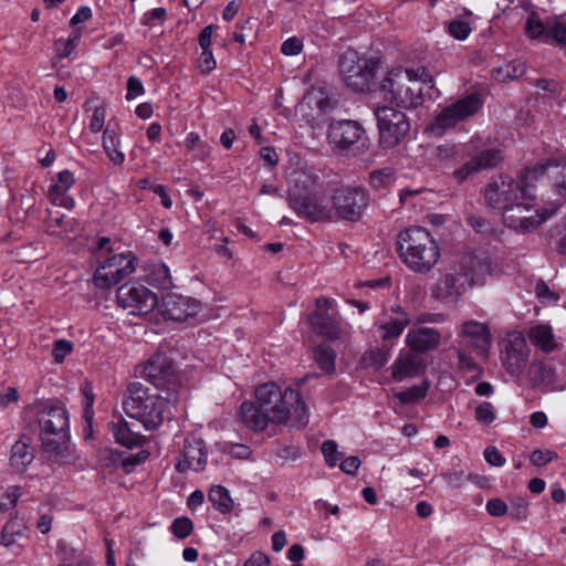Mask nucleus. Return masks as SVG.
<instances>
[{
  "label": "nucleus",
  "mask_w": 566,
  "mask_h": 566,
  "mask_svg": "<svg viewBox=\"0 0 566 566\" xmlns=\"http://www.w3.org/2000/svg\"><path fill=\"white\" fill-rule=\"evenodd\" d=\"M75 182L74 175L65 169L60 171L49 188V198L55 206L63 207L65 209H72L75 206V200L69 195V190Z\"/></svg>",
  "instance_id": "b1692460"
},
{
  "label": "nucleus",
  "mask_w": 566,
  "mask_h": 566,
  "mask_svg": "<svg viewBox=\"0 0 566 566\" xmlns=\"http://www.w3.org/2000/svg\"><path fill=\"white\" fill-rule=\"evenodd\" d=\"M548 18H543L538 12L532 11L525 20V33L531 40L548 43Z\"/></svg>",
  "instance_id": "2f4dec72"
},
{
  "label": "nucleus",
  "mask_w": 566,
  "mask_h": 566,
  "mask_svg": "<svg viewBox=\"0 0 566 566\" xmlns=\"http://www.w3.org/2000/svg\"><path fill=\"white\" fill-rule=\"evenodd\" d=\"M440 340L439 331L430 327H413L405 337V344L416 354L436 349Z\"/></svg>",
  "instance_id": "393cba45"
},
{
  "label": "nucleus",
  "mask_w": 566,
  "mask_h": 566,
  "mask_svg": "<svg viewBox=\"0 0 566 566\" xmlns=\"http://www.w3.org/2000/svg\"><path fill=\"white\" fill-rule=\"evenodd\" d=\"M390 353L387 349L375 348L366 352L361 357V364L365 367L381 368L389 359Z\"/></svg>",
  "instance_id": "ea45409f"
},
{
  "label": "nucleus",
  "mask_w": 566,
  "mask_h": 566,
  "mask_svg": "<svg viewBox=\"0 0 566 566\" xmlns=\"http://www.w3.org/2000/svg\"><path fill=\"white\" fill-rule=\"evenodd\" d=\"M197 67L202 74H209L217 67L212 50H201V54L197 60Z\"/></svg>",
  "instance_id": "864d4df0"
},
{
  "label": "nucleus",
  "mask_w": 566,
  "mask_h": 566,
  "mask_svg": "<svg viewBox=\"0 0 566 566\" xmlns=\"http://www.w3.org/2000/svg\"><path fill=\"white\" fill-rule=\"evenodd\" d=\"M106 111L103 106L94 108L90 119L88 127L93 133H98L103 129L105 124Z\"/></svg>",
  "instance_id": "680f3d73"
},
{
  "label": "nucleus",
  "mask_w": 566,
  "mask_h": 566,
  "mask_svg": "<svg viewBox=\"0 0 566 566\" xmlns=\"http://www.w3.org/2000/svg\"><path fill=\"white\" fill-rule=\"evenodd\" d=\"M109 243V238L104 237L98 240L97 244L98 262L92 281L94 286L101 290L115 286L136 270V258L129 251L104 254V252L112 251V248L108 247Z\"/></svg>",
  "instance_id": "39448f33"
},
{
  "label": "nucleus",
  "mask_w": 566,
  "mask_h": 566,
  "mask_svg": "<svg viewBox=\"0 0 566 566\" xmlns=\"http://www.w3.org/2000/svg\"><path fill=\"white\" fill-rule=\"evenodd\" d=\"M304 102L310 107L325 111L329 106V98L323 87H313L305 96Z\"/></svg>",
  "instance_id": "a19ab883"
},
{
  "label": "nucleus",
  "mask_w": 566,
  "mask_h": 566,
  "mask_svg": "<svg viewBox=\"0 0 566 566\" xmlns=\"http://www.w3.org/2000/svg\"><path fill=\"white\" fill-rule=\"evenodd\" d=\"M427 387L424 386H413L408 390L400 391L396 394V397L400 400L401 403H410L418 401L426 397Z\"/></svg>",
  "instance_id": "8fccbe9b"
},
{
  "label": "nucleus",
  "mask_w": 566,
  "mask_h": 566,
  "mask_svg": "<svg viewBox=\"0 0 566 566\" xmlns=\"http://www.w3.org/2000/svg\"><path fill=\"white\" fill-rule=\"evenodd\" d=\"M291 208L295 213L311 221H334V195L314 192L305 200H294Z\"/></svg>",
  "instance_id": "2eb2a0df"
},
{
  "label": "nucleus",
  "mask_w": 566,
  "mask_h": 566,
  "mask_svg": "<svg viewBox=\"0 0 566 566\" xmlns=\"http://www.w3.org/2000/svg\"><path fill=\"white\" fill-rule=\"evenodd\" d=\"M474 23V15L471 11L465 10L462 14L451 19L446 24L447 33L457 41H465L471 32Z\"/></svg>",
  "instance_id": "7c9ffc66"
},
{
  "label": "nucleus",
  "mask_w": 566,
  "mask_h": 566,
  "mask_svg": "<svg viewBox=\"0 0 566 566\" xmlns=\"http://www.w3.org/2000/svg\"><path fill=\"white\" fill-rule=\"evenodd\" d=\"M72 350L73 343L71 340L64 338L55 340L52 349L53 360L56 364H62Z\"/></svg>",
  "instance_id": "49530a36"
},
{
  "label": "nucleus",
  "mask_w": 566,
  "mask_h": 566,
  "mask_svg": "<svg viewBox=\"0 0 566 566\" xmlns=\"http://www.w3.org/2000/svg\"><path fill=\"white\" fill-rule=\"evenodd\" d=\"M410 323L409 315L401 306H391L378 319L379 336L382 340L397 339Z\"/></svg>",
  "instance_id": "aec40b11"
},
{
  "label": "nucleus",
  "mask_w": 566,
  "mask_h": 566,
  "mask_svg": "<svg viewBox=\"0 0 566 566\" xmlns=\"http://www.w3.org/2000/svg\"><path fill=\"white\" fill-rule=\"evenodd\" d=\"M507 513L513 520H526L528 514V503L523 499H516L511 502V507Z\"/></svg>",
  "instance_id": "13d9d810"
},
{
  "label": "nucleus",
  "mask_w": 566,
  "mask_h": 566,
  "mask_svg": "<svg viewBox=\"0 0 566 566\" xmlns=\"http://www.w3.org/2000/svg\"><path fill=\"white\" fill-rule=\"evenodd\" d=\"M25 539V526L20 520L12 518L6 523L0 535V544L2 546L18 554L23 547Z\"/></svg>",
  "instance_id": "cd10ccee"
},
{
  "label": "nucleus",
  "mask_w": 566,
  "mask_h": 566,
  "mask_svg": "<svg viewBox=\"0 0 566 566\" xmlns=\"http://www.w3.org/2000/svg\"><path fill=\"white\" fill-rule=\"evenodd\" d=\"M433 88V78L424 66L396 67L388 71L380 82L379 93L385 101L400 107H418L428 90Z\"/></svg>",
  "instance_id": "7ed1b4c3"
},
{
  "label": "nucleus",
  "mask_w": 566,
  "mask_h": 566,
  "mask_svg": "<svg viewBox=\"0 0 566 566\" xmlns=\"http://www.w3.org/2000/svg\"><path fill=\"white\" fill-rule=\"evenodd\" d=\"M147 280L150 285L158 290H168L174 286L170 270L163 262H156L149 265Z\"/></svg>",
  "instance_id": "72a5a7b5"
},
{
  "label": "nucleus",
  "mask_w": 566,
  "mask_h": 566,
  "mask_svg": "<svg viewBox=\"0 0 566 566\" xmlns=\"http://www.w3.org/2000/svg\"><path fill=\"white\" fill-rule=\"evenodd\" d=\"M557 458V453L549 449H535L531 455L530 461L535 467H543Z\"/></svg>",
  "instance_id": "603ef678"
},
{
  "label": "nucleus",
  "mask_w": 566,
  "mask_h": 566,
  "mask_svg": "<svg viewBox=\"0 0 566 566\" xmlns=\"http://www.w3.org/2000/svg\"><path fill=\"white\" fill-rule=\"evenodd\" d=\"M201 311V303L178 293L166 294L159 305V314L169 321L186 322Z\"/></svg>",
  "instance_id": "a211bd4d"
},
{
  "label": "nucleus",
  "mask_w": 566,
  "mask_h": 566,
  "mask_svg": "<svg viewBox=\"0 0 566 566\" xmlns=\"http://www.w3.org/2000/svg\"><path fill=\"white\" fill-rule=\"evenodd\" d=\"M499 347L502 367L515 382L523 385L531 364V348L525 336L520 331H510L499 342Z\"/></svg>",
  "instance_id": "6e6552de"
},
{
  "label": "nucleus",
  "mask_w": 566,
  "mask_h": 566,
  "mask_svg": "<svg viewBox=\"0 0 566 566\" xmlns=\"http://www.w3.org/2000/svg\"><path fill=\"white\" fill-rule=\"evenodd\" d=\"M459 368L464 373L472 374L473 377L480 376L482 373L481 367L469 354L460 350L458 353Z\"/></svg>",
  "instance_id": "09e8293b"
},
{
  "label": "nucleus",
  "mask_w": 566,
  "mask_h": 566,
  "mask_svg": "<svg viewBox=\"0 0 566 566\" xmlns=\"http://www.w3.org/2000/svg\"><path fill=\"white\" fill-rule=\"evenodd\" d=\"M192 528H193L192 522L188 517L176 518L170 526L171 532L178 538H185V537L189 536L190 533L192 532Z\"/></svg>",
  "instance_id": "6e6d98bb"
},
{
  "label": "nucleus",
  "mask_w": 566,
  "mask_h": 566,
  "mask_svg": "<svg viewBox=\"0 0 566 566\" xmlns=\"http://www.w3.org/2000/svg\"><path fill=\"white\" fill-rule=\"evenodd\" d=\"M426 361L413 352L400 350L396 360L391 365L392 378L401 381L407 378L416 377L426 370Z\"/></svg>",
  "instance_id": "5701e85b"
},
{
  "label": "nucleus",
  "mask_w": 566,
  "mask_h": 566,
  "mask_svg": "<svg viewBox=\"0 0 566 566\" xmlns=\"http://www.w3.org/2000/svg\"><path fill=\"white\" fill-rule=\"evenodd\" d=\"M328 142L335 151L353 156L366 153L370 145L365 130L354 120L332 123Z\"/></svg>",
  "instance_id": "1a4fd4ad"
},
{
  "label": "nucleus",
  "mask_w": 566,
  "mask_h": 566,
  "mask_svg": "<svg viewBox=\"0 0 566 566\" xmlns=\"http://www.w3.org/2000/svg\"><path fill=\"white\" fill-rule=\"evenodd\" d=\"M367 206L366 193L360 188L342 187L334 192L335 219L358 220Z\"/></svg>",
  "instance_id": "dca6fc26"
},
{
  "label": "nucleus",
  "mask_w": 566,
  "mask_h": 566,
  "mask_svg": "<svg viewBox=\"0 0 566 566\" xmlns=\"http://www.w3.org/2000/svg\"><path fill=\"white\" fill-rule=\"evenodd\" d=\"M397 244L401 261L415 273L426 274L439 262L440 248L424 228L406 229L399 234Z\"/></svg>",
  "instance_id": "20e7f679"
},
{
  "label": "nucleus",
  "mask_w": 566,
  "mask_h": 566,
  "mask_svg": "<svg viewBox=\"0 0 566 566\" xmlns=\"http://www.w3.org/2000/svg\"><path fill=\"white\" fill-rule=\"evenodd\" d=\"M375 116L380 146L386 149L398 146L410 129V124L405 113L389 106H382L375 109Z\"/></svg>",
  "instance_id": "f8f14e48"
},
{
  "label": "nucleus",
  "mask_w": 566,
  "mask_h": 566,
  "mask_svg": "<svg viewBox=\"0 0 566 566\" xmlns=\"http://www.w3.org/2000/svg\"><path fill=\"white\" fill-rule=\"evenodd\" d=\"M208 496L213 507L221 513H229L234 507V502L229 491L221 485L212 486Z\"/></svg>",
  "instance_id": "c9c22d12"
},
{
  "label": "nucleus",
  "mask_w": 566,
  "mask_h": 566,
  "mask_svg": "<svg viewBox=\"0 0 566 566\" xmlns=\"http://www.w3.org/2000/svg\"><path fill=\"white\" fill-rule=\"evenodd\" d=\"M117 304L129 315L147 317L155 310L159 312L160 302L155 292L139 283L122 285L116 292Z\"/></svg>",
  "instance_id": "9b49d317"
},
{
  "label": "nucleus",
  "mask_w": 566,
  "mask_h": 566,
  "mask_svg": "<svg viewBox=\"0 0 566 566\" xmlns=\"http://www.w3.org/2000/svg\"><path fill=\"white\" fill-rule=\"evenodd\" d=\"M484 459L493 467H502L505 464V458L494 447H488L484 450Z\"/></svg>",
  "instance_id": "774afa93"
},
{
  "label": "nucleus",
  "mask_w": 566,
  "mask_h": 566,
  "mask_svg": "<svg viewBox=\"0 0 566 566\" xmlns=\"http://www.w3.org/2000/svg\"><path fill=\"white\" fill-rule=\"evenodd\" d=\"M167 15L165 8H154L144 13L142 18V24L148 28H154L157 24H161Z\"/></svg>",
  "instance_id": "3c124183"
},
{
  "label": "nucleus",
  "mask_w": 566,
  "mask_h": 566,
  "mask_svg": "<svg viewBox=\"0 0 566 566\" xmlns=\"http://www.w3.org/2000/svg\"><path fill=\"white\" fill-rule=\"evenodd\" d=\"M474 418L480 424L489 426L496 419V409L491 402H480L474 409Z\"/></svg>",
  "instance_id": "c03bdc74"
},
{
  "label": "nucleus",
  "mask_w": 566,
  "mask_h": 566,
  "mask_svg": "<svg viewBox=\"0 0 566 566\" xmlns=\"http://www.w3.org/2000/svg\"><path fill=\"white\" fill-rule=\"evenodd\" d=\"M216 29L217 27L214 24H209L202 29L198 38L201 50H211L212 35Z\"/></svg>",
  "instance_id": "338daca9"
},
{
  "label": "nucleus",
  "mask_w": 566,
  "mask_h": 566,
  "mask_svg": "<svg viewBox=\"0 0 566 566\" xmlns=\"http://www.w3.org/2000/svg\"><path fill=\"white\" fill-rule=\"evenodd\" d=\"M458 343L481 358H488L492 347V333L486 322L465 319L457 326Z\"/></svg>",
  "instance_id": "4468645a"
},
{
  "label": "nucleus",
  "mask_w": 566,
  "mask_h": 566,
  "mask_svg": "<svg viewBox=\"0 0 566 566\" xmlns=\"http://www.w3.org/2000/svg\"><path fill=\"white\" fill-rule=\"evenodd\" d=\"M303 42L297 36L286 39L281 45V52L286 56H294L302 52Z\"/></svg>",
  "instance_id": "bf43d9fd"
},
{
  "label": "nucleus",
  "mask_w": 566,
  "mask_h": 566,
  "mask_svg": "<svg viewBox=\"0 0 566 566\" xmlns=\"http://www.w3.org/2000/svg\"><path fill=\"white\" fill-rule=\"evenodd\" d=\"M42 440L45 451L53 460L61 464H72L76 455L65 442L69 419L66 411L61 407L49 409L40 419Z\"/></svg>",
  "instance_id": "423d86ee"
},
{
  "label": "nucleus",
  "mask_w": 566,
  "mask_h": 566,
  "mask_svg": "<svg viewBox=\"0 0 566 566\" xmlns=\"http://www.w3.org/2000/svg\"><path fill=\"white\" fill-rule=\"evenodd\" d=\"M81 391L83 395V412L86 421H91L93 417V403H94V395L92 391V386L88 382H84L81 387Z\"/></svg>",
  "instance_id": "5fc2aeb1"
},
{
  "label": "nucleus",
  "mask_w": 566,
  "mask_h": 566,
  "mask_svg": "<svg viewBox=\"0 0 566 566\" xmlns=\"http://www.w3.org/2000/svg\"><path fill=\"white\" fill-rule=\"evenodd\" d=\"M485 202L515 230H534L566 202V160L557 156L513 177L499 175L485 188Z\"/></svg>",
  "instance_id": "f257e3e1"
},
{
  "label": "nucleus",
  "mask_w": 566,
  "mask_h": 566,
  "mask_svg": "<svg viewBox=\"0 0 566 566\" xmlns=\"http://www.w3.org/2000/svg\"><path fill=\"white\" fill-rule=\"evenodd\" d=\"M108 426L115 441L124 447H138L143 441V437L139 433L134 432L128 427V423L120 417L113 419Z\"/></svg>",
  "instance_id": "c756f323"
},
{
  "label": "nucleus",
  "mask_w": 566,
  "mask_h": 566,
  "mask_svg": "<svg viewBox=\"0 0 566 566\" xmlns=\"http://www.w3.org/2000/svg\"><path fill=\"white\" fill-rule=\"evenodd\" d=\"M22 495V490L18 485L9 486L1 495H0V512L4 513L15 507L19 499Z\"/></svg>",
  "instance_id": "37998d69"
},
{
  "label": "nucleus",
  "mask_w": 566,
  "mask_h": 566,
  "mask_svg": "<svg viewBox=\"0 0 566 566\" xmlns=\"http://www.w3.org/2000/svg\"><path fill=\"white\" fill-rule=\"evenodd\" d=\"M528 337L535 347L545 353H551L558 348V340L548 324L533 326L528 332Z\"/></svg>",
  "instance_id": "c85d7f7f"
},
{
  "label": "nucleus",
  "mask_w": 566,
  "mask_h": 566,
  "mask_svg": "<svg viewBox=\"0 0 566 566\" xmlns=\"http://www.w3.org/2000/svg\"><path fill=\"white\" fill-rule=\"evenodd\" d=\"M467 285L468 282L461 271L448 272L437 280L431 289V294L436 300L454 302L465 292Z\"/></svg>",
  "instance_id": "412c9836"
},
{
  "label": "nucleus",
  "mask_w": 566,
  "mask_h": 566,
  "mask_svg": "<svg viewBox=\"0 0 566 566\" xmlns=\"http://www.w3.org/2000/svg\"><path fill=\"white\" fill-rule=\"evenodd\" d=\"M458 270L461 271L468 285H483L493 274L494 266L486 253L468 251L461 255Z\"/></svg>",
  "instance_id": "f3484780"
},
{
  "label": "nucleus",
  "mask_w": 566,
  "mask_h": 566,
  "mask_svg": "<svg viewBox=\"0 0 566 566\" xmlns=\"http://www.w3.org/2000/svg\"><path fill=\"white\" fill-rule=\"evenodd\" d=\"M485 510L492 517H501L507 514L509 506L502 499L493 497L486 502Z\"/></svg>",
  "instance_id": "4d7b16f0"
},
{
  "label": "nucleus",
  "mask_w": 566,
  "mask_h": 566,
  "mask_svg": "<svg viewBox=\"0 0 566 566\" xmlns=\"http://www.w3.org/2000/svg\"><path fill=\"white\" fill-rule=\"evenodd\" d=\"M535 293L541 302L545 305L556 303L559 300V296L552 292L549 287L543 282L536 284Z\"/></svg>",
  "instance_id": "052dcab7"
},
{
  "label": "nucleus",
  "mask_w": 566,
  "mask_h": 566,
  "mask_svg": "<svg viewBox=\"0 0 566 566\" xmlns=\"http://www.w3.org/2000/svg\"><path fill=\"white\" fill-rule=\"evenodd\" d=\"M322 453L324 455L326 464L331 468L337 465L342 455L340 452L338 451L337 443L333 440H327L322 444Z\"/></svg>",
  "instance_id": "de8ad7c7"
},
{
  "label": "nucleus",
  "mask_w": 566,
  "mask_h": 566,
  "mask_svg": "<svg viewBox=\"0 0 566 566\" xmlns=\"http://www.w3.org/2000/svg\"><path fill=\"white\" fill-rule=\"evenodd\" d=\"M223 450L234 459H248L251 454L249 447L241 443L226 444Z\"/></svg>",
  "instance_id": "0e129e2a"
},
{
  "label": "nucleus",
  "mask_w": 566,
  "mask_h": 566,
  "mask_svg": "<svg viewBox=\"0 0 566 566\" xmlns=\"http://www.w3.org/2000/svg\"><path fill=\"white\" fill-rule=\"evenodd\" d=\"M501 160V154L497 149H486L474 156L470 161L454 171V178L458 181L465 180L472 174L491 168Z\"/></svg>",
  "instance_id": "bb28decb"
},
{
  "label": "nucleus",
  "mask_w": 566,
  "mask_h": 566,
  "mask_svg": "<svg viewBox=\"0 0 566 566\" xmlns=\"http://www.w3.org/2000/svg\"><path fill=\"white\" fill-rule=\"evenodd\" d=\"M396 184V175L389 168L374 170L369 175L370 187L379 192H388Z\"/></svg>",
  "instance_id": "f704fd0d"
},
{
  "label": "nucleus",
  "mask_w": 566,
  "mask_h": 566,
  "mask_svg": "<svg viewBox=\"0 0 566 566\" xmlns=\"http://www.w3.org/2000/svg\"><path fill=\"white\" fill-rule=\"evenodd\" d=\"M34 453L23 439L18 440L11 448L10 467L15 472H23L33 461Z\"/></svg>",
  "instance_id": "473e14b6"
},
{
  "label": "nucleus",
  "mask_w": 566,
  "mask_h": 566,
  "mask_svg": "<svg viewBox=\"0 0 566 566\" xmlns=\"http://www.w3.org/2000/svg\"><path fill=\"white\" fill-rule=\"evenodd\" d=\"M144 85L142 81L135 76H130L127 81L126 99L133 101L144 94Z\"/></svg>",
  "instance_id": "e2e57ef3"
},
{
  "label": "nucleus",
  "mask_w": 566,
  "mask_h": 566,
  "mask_svg": "<svg viewBox=\"0 0 566 566\" xmlns=\"http://www.w3.org/2000/svg\"><path fill=\"white\" fill-rule=\"evenodd\" d=\"M315 360L318 367L326 374H331L335 369V353L333 349L324 346L317 347L315 350Z\"/></svg>",
  "instance_id": "79ce46f5"
},
{
  "label": "nucleus",
  "mask_w": 566,
  "mask_h": 566,
  "mask_svg": "<svg viewBox=\"0 0 566 566\" xmlns=\"http://www.w3.org/2000/svg\"><path fill=\"white\" fill-rule=\"evenodd\" d=\"M208 452L205 442L196 437L185 439L176 469L180 473L200 472L207 465Z\"/></svg>",
  "instance_id": "6ab92c4d"
},
{
  "label": "nucleus",
  "mask_w": 566,
  "mask_h": 566,
  "mask_svg": "<svg viewBox=\"0 0 566 566\" xmlns=\"http://www.w3.org/2000/svg\"><path fill=\"white\" fill-rule=\"evenodd\" d=\"M548 43H566V14L548 18Z\"/></svg>",
  "instance_id": "58836bf2"
},
{
  "label": "nucleus",
  "mask_w": 566,
  "mask_h": 566,
  "mask_svg": "<svg viewBox=\"0 0 566 566\" xmlns=\"http://www.w3.org/2000/svg\"><path fill=\"white\" fill-rule=\"evenodd\" d=\"M459 154V147L451 144L438 145L432 149V156L440 163L452 161Z\"/></svg>",
  "instance_id": "a18cd8bd"
},
{
  "label": "nucleus",
  "mask_w": 566,
  "mask_h": 566,
  "mask_svg": "<svg viewBox=\"0 0 566 566\" xmlns=\"http://www.w3.org/2000/svg\"><path fill=\"white\" fill-rule=\"evenodd\" d=\"M289 203L294 200H305L315 192L318 177L305 169L292 170L287 176Z\"/></svg>",
  "instance_id": "4be33fe9"
},
{
  "label": "nucleus",
  "mask_w": 566,
  "mask_h": 566,
  "mask_svg": "<svg viewBox=\"0 0 566 566\" xmlns=\"http://www.w3.org/2000/svg\"><path fill=\"white\" fill-rule=\"evenodd\" d=\"M55 51L56 56L60 59L73 60L75 57V48L71 46V44L64 39H59L55 42Z\"/></svg>",
  "instance_id": "69168bd1"
},
{
  "label": "nucleus",
  "mask_w": 566,
  "mask_h": 566,
  "mask_svg": "<svg viewBox=\"0 0 566 566\" xmlns=\"http://www.w3.org/2000/svg\"><path fill=\"white\" fill-rule=\"evenodd\" d=\"M524 384L531 386H545L551 390H563L555 370L542 361H532L525 373Z\"/></svg>",
  "instance_id": "a878e982"
},
{
  "label": "nucleus",
  "mask_w": 566,
  "mask_h": 566,
  "mask_svg": "<svg viewBox=\"0 0 566 566\" xmlns=\"http://www.w3.org/2000/svg\"><path fill=\"white\" fill-rule=\"evenodd\" d=\"M310 324L317 333L328 339H334L338 335V327L331 317H325L321 313H315L310 317Z\"/></svg>",
  "instance_id": "e433bc0d"
},
{
  "label": "nucleus",
  "mask_w": 566,
  "mask_h": 566,
  "mask_svg": "<svg viewBox=\"0 0 566 566\" xmlns=\"http://www.w3.org/2000/svg\"><path fill=\"white\" fill-rule=\"evenodd\" d=\"M240 417L251 430L262 431L270 423L293 421L296 426H305L308 421V410L298 391L292 388L282 390L276 384L266 382L256 388L255 403H241Z\"/></svg>",
  "instance_id": "f03ea898"
},
{
  "label": "nucleus",
  "mask_w": 566,
  "mask_h": 566,
  "mask_svg": "<svg viewBox=\"0 0 566 566\" xmlns=\"http://www.w3.org/2000/svg\"><path fill=\"white\" fill-rule=\"evenodd\" d=\"M482 104L480 95L471 94L446 105L428 125L427 130L434 136H441L457 124L476 114Z\"/></svg>",
  "instance_id": "9d476101"
},
{
  "label": "nucleus",
  "mask_w": 566,
  "mask_h": 566,
  "mask_svg": "<svg viewBox=\"0 0 566 566\" xmlns=\"http://www.w3.org/2000/svg\"><path fill=\"white\" fill-rule=\"evenodd\" d=\"M340 75L347 87L355 92H365L374 81V64L358 56L354 51L346 52L340 59Z\"/></svg>",
  "instance_id": "ddd939ff"
},
{
  "label": "nucleus",
  "mask_w": 566,
  "mask_h": 566,
  "mask_svg": "<svg viewBox=\"0 0 566 566\" xmlns=\"http://www.w3.org/2000/svg\"><path fill=\"white\" fill-rule=\"evenodd\" d=\"M185 147L198 160L207 159L211 154V147L196 132H190L185 138Z\"/></svg>",
  "instance_id": "4c0bfd02"
},
{
  "label": "nucleus",
  "mask_w": 566,
  "mask_h": 566,
  "mask_svg": "<svg viewBox=\"0 0 566 566\" xmlns=\"http://www.w3.org/2000/svg\"><path fill=\"white\" fill-rule=\"evenodd\" d=\"M166 401L142 384H133L123 408L128 417L138 420L146 430L157 429L164 420Z\"/></svg>",
  "instance_id": "0eeeda50"
}]
</instances>
